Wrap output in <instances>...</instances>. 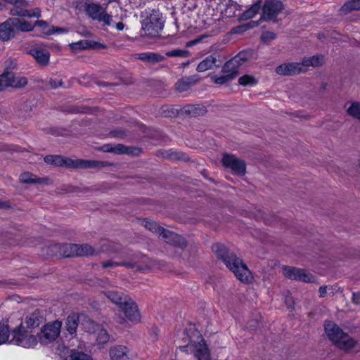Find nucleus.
I'll list each match as a JSON object with an SVG mask.
<instances>
[{"instance_id": "nucleus-1", "label": "nucleus", "mask_w": 360, "mask_h": 360, "mask_svg": "<svg viewBox=\"0 0 360 360\" xmlns=\"http://www.w3.org/2000/svg\"><path fill=\"white\" fill-rule=\"evenodd\" d=\"M212 250L238 280L243 283H249L252 281V274L246 264L233 252L229 250L224 245L214 244L212 246Z\"/></svg>"}, {"instance_id": "nucleus-2", "label": "nucleus", "mask_w": 360, "mask_h": 360, "mask_svg": "<svg viewBox=\"0 0 360 360\" xmlns=\"http://www.w3.org/2000/svg\"><path fill=\"white\" fill-rule=\"evenodd\" d=\"M325 332L330 340L340 349L346 352H359L360 345L345 333L335 323L331 321L325 323Z\"/></svg>"}, {"instance_id": "nucleus-3", "label": "nucleus", "mask_w": 360, "mask_h": 360, "mask_svg": "<svg viewBox=\"0 0 360 360\" xmlns=\"http://www.w3.org/2000/svg\"><path fill=\"white\" fill-rule=\"evenodd\" d=\"M139 222L142 226L152 233L158 235L160 237H162L165 242L174 246L177 250H183L186 247V241L183 237L172 231L165 229L155 221L148 219H141Z\"/></svg>"}, {"instance_id": "nucleus-4", "label": "nucleus", "mask_w": 360, "mask_h": 360, "mask_svg": "<svg viewBox=\"0 0 360 360\" xmlns=\"http://www.w3.org/2000/svg\"><path fill=\"white\" fill-rule=\"evenodd\" d=\"M46 163L56 167L70 169L94 168L105 165L104 162L95 160L71 159L61 155H49L44 158Z\"/></svg>"}, {"instance_id": "nucleus-5", "label": "nucleus", "mask_w": 360, "mask_h": 360, "mask_svg": "<svg viewBox=\"0 0 360 360\" xmlns=\"http://www.w3.org/2000/svg\"><path fill=\"white\" fill-rule=\"evenodd\" d=\"M143 35L150 37L160 36L164 24L162 13L156 10H146L142 14Z\"/></svg>"}, {"instance_id": "nucleus-6", "label": "nucleus", "mask_w": 360, "mask_h": 360, "mask_svg": "<svg viewBox=\"0 0 360 360\" xmlns=\"http://www.w3.org/2000/svg\"><path fill=\"white\" fill-rule=\"evenodd\" d=\"M32 23L16 18H10L0 24V39L7 41L14 38L19 32L33 30Z\"/></svg>"}, {"instance_id": "nucleus-7", "label": "nucleus", "mask_w": 360, "mask_h": 360, "mask_svg": "<svg viewBox=\"0 0 360 360\" xmlns=\"http://www.w3.org/2000/svg\"><path fill=\"white\" fill-rule=\"evenodd\" d=\"M50 256L59 255L64 257H83L92 255L95 253V250L89 245H77V244H55L51 248Z\"/></svg>"}, {"instance_id": "nucleus-8", "label": "nucleus", "mask_w": 360, "mask_h": 360, "mask_svg": "<svg viewBox=\"0 0 360 360\" xmlns=\"http://www.w3.org/2000/svg\"><path fill=\"white\" fill-rule=\"evenodd\" d=\"M245 60V54L240 53L225 63L222 68L221 75H210L211 80L217 84H224L233 79L238 74L239 66Z\"/></svg>"}, {"instance_id": "nucleus-9", "label": "nucleus", "mask_w": 360, "mask_h": 360, "mask_svg": "<svg viewBox=\"0 0 360 360\" xmlns=\"http://www.w3.org/2000/svg\"><path fill=\"white\" fill-rule=\"evenodd\" d=\"M10 342L24 348H34L39 343L38 337L20 325L13 330Z\"/></svg>"}, {"instance_id": "nucleus-10", "label": "nucleus", "mask_w": 360, "mask_h": 360, "mask_svg": "<svg viewBox=\"0 0 360 360\" xmlns=\"http://www.w3.org/2000/svg\"><path fill=\"white\" fill-rule=\"evenodd\" d=\"M62 322L58 320L45 324L37 334L41 345H48L54 342L60 333Z\"/></svg>"}, {"instance_id": "nucleus-11", "label": "nucleus", "mask_w": 360, "mask_h": 360, "mask_svg": "<svg viewBox=\"0 0 360 360\" xmlns=\"http://www.w3.org/2000/svg\"><path fill=\"white\" fill-rule=\"evenodd\" d=\"M196 341L191 340L187 345L182 347L181 349L186 352L190 350L198 360H210V352L204 340L198 332L196 333Z\"/></svg>"}, {"instance_id": "nucleus-12", "label": "nucleus", "mask_w": 360, "mask_h": 360, "mask_svg": "<svg viewBox=\"0 0 360 360\" xmlns=\"http://www.w3.org/2000/svg\"><path fill=\"white\" fill-rule=\"evenodd\" d=\"M5 1L13 6L11 9L10 13L12 15L27 17V18H37L41 16V11L39 8L33 9H27L28 2L25 0H4Z\"/></svg>"}, {"instance_id": "nucleus-13", "label": "nucleus", "mask_w": 360, "mask_h": 360, "mask_svg": "<svg viewBox=\"0 0 360 360\" xmlns=\"http://www.w3.org/2000/svg\"><path fill=\"white\" fill-rule=\"evenodd\" d=\"M85 11L92 19L97 20L99 22H103L104 25L108 26L112 25V17L108 15L104 8L99 4L94 3L88 4L85 6Z\"/></svg>"}, {"instance_id": "nucleus-14", "label": "nucleus", "mask_w": 360, "mask_h": 360, "mask_svg": "<svg viewBox=\"0 0 360 360\" xmlns=\"http://www.w3.org/2000/svg\"><path fill=\"white\" fill-rule=\"evenodd\" d=\"M221 162L224 167L230 169L236 174L242 176L245 173V162L234 155L224 154Z\"/></svg>"}, {"instance_id": "nucleus-15", "label": "nucleus", "mask_w": 360, "mask_h": 360, "mask_svg": "<svg viewBox=\"0 0 360 360\" xmlns=\"http://www.w3.org/2000/svg\"><path fill=\"white\" fill-rule=\"evenodd\" d=\"M282 271L284 276L290 279L305 283H310L314 280L312 275L304 269L285 266L283 267Z\"/></svg>"}, {"instance_id": "nucleus-16", "label": "nucleus", "mask_w": 360, "mask_h": 360, "mask_svg": "<svg viewBox=\"0 0 360 360\" xmlns=\"http://www.w3.org/2000/svg\"><path fill=\"white\" fill-rule=\"evenodd\" d=\"M282 3L278 0H266L263 6L262 19L274 20L283 10Z\"/></svg>"}, {"instance_id": "nucleus-17", "label": "nucleus", "mask_w": 360, "mask_h": 360, "mask_svg": "<svg viewBox=\"0 0 360 360\" xmlns=\"http://www.w3.org/2000/svg\"><path fill=\"white\" fill-rule=\"evenodd\" d=\"M120 309L131 321L137 322L140 321L141 315L138 307L131 298H126L123 305Z\"/></svg>"}, {"instance_id": "nucleus-18", "label": "nucleus", "mask_w": 360, "mask_h": 360, "mask_svg": "<svg viewBox=\"0 0 360 360\" xmlns=\"http://www.w3.org/2000/svg\"><path fill=\"white\" fill-rule=\"evenodd\" d=\"M303 72L302 62L283 63L276 68V72L279 75H293Z\"/></svg>"}, {"instance_id": "nucleus-19", "label": "nucleus", "mask_w": 360, "mask_h": 360, "mask_svg": "<svg viewBox=\"0 0 360 360\" xmlns=\"http://www.w3.org/2000/svg\"><path fill=\"white\" fill-rule=\"evenodd\" d=\"M70 49L73 52H78L82 50L94 49H105V46L97 41L91 40H80L76 42H72L69 44Z\"/></svg>"}, {"instance_id": "nucleus-20", "label": "nucleus", "mask_w": 360, "mask_h": 360, "mask_svg": "<svg viewBox=\"0 0 360 360\" xmlns=\"http://www.w3.org/2000/svg\"><path fill=\"white\" fill-rule=\"evenodd\" d=\"M217 9L219 10L223 17L231 18L236 15L237 4L232 0H219Z\"/></svg>"}, {"instance_id": "nucleus-21", "label": "nucleus", "mask_w": 360, "mask_h": 360, "mask_svg": "<svg viewBox=\"0 0 360 360\" xmlns=\"http://www.w3.org/2000/svg\"><path fill=\"white\" fill-rule=\"evenodd\" d=\"M110 360H130L129 351L128 348L122 345H115L110 347L109 350Z\"/></svg>"}, {"instance_id": "nucleus-22", "label": "nucleus", "mask_w": 360, "mask_h": 360, "mask_svg": "<svg viewBox=\"0 0 360 360\" xmlns=\"http://www.w3.org/2000/svg\"><path fill=\"white\" fill-rule=\"evenodd\" d=\"M29 53L33 56L35 60L41 65L46 66L48 65L50 58V53L46 49L36 47L31 49Z\"/></svg>"}, {"instance_id": "nucleus-23", "label": "nucleus", "mask_w": 360, "mask_h": 360, "mask_svg": "<svg viewBox=\"0 0 360 360\" xmlns=\"http://www.w3.org/2000/svg\"><path fill=\"white\" fill-rule=\"evenodd\" d=\"M19 180L22 184H49L51 181L47 177H37L34 174L30 172H24L19 176Z\"/></svg>"}, {"instance_id": "nucleus-24", "label": "nucleus", "mask_w": 360, "mask_h": 360, "mask_svg": "<svg viewBox=\"0 0 360 360\" xmlns=\"http://www.w3.org/2000/svg\"><path fill=\"white\" fill-rule=\"evenodd\" d=\"M89 325L94 329L92 333L98 345H104L108 342L109 335L105 329L102 326L96 324L94 322H90Z\"/></svg>"}, {"instance_id": "nucleus-25", "label": "nucleus", "mask_w": 360, "mask_h": 360, "mask_svg": "<svg viewBox=\"0 0 360 360\" xmlns=\"http://www.w3.org/2000/svg\"><path fill=\"white\" fill-rule=\"evenodd\" d=\"M324 62V58L322 56L316 55L313 56L311 57L305 58L302 61V65H303V70L304 72L307 71L309 67H319L323 65Z\"/></svg>"}, {"instance_id": "nucleus-26", "label": "nucleus", "mask_w": 360, "mask_h": 360, "mask_svg": "<svg viewBox=\"0 0 360 360\" xmlns=\"http://www.w3.org/2000/svg\"><path fill=\"white\" fill-rule=\"evenodd\" d=\"M198 82V79L195 77H189L182 78L176 83V89L179 92L188 91L192 86Z\"/></svg>"}, {"instance_id": "nucleus-27", "label": "nucleus", "mask_w": 360, "mask_h": 360, "mask_svg": "<svg viewBox=\"0 0 360 360\" xmlns=\"http://www.w3.org/2000/svg\"><path fill=\"white\" fill-rule=\"evenodd\" d=\"M101 150L104 152L115 153L117 154H129L132 153L129 148L122 144H117L114 146L111 144H105L102 146Z\"/></svg>"}, {"instance_id": "nucleus-28", "label": "nucleus", "mask_w": 360, "mask_h": 360, "mask_svg": "<svg viewBox=\"0 0 360 360\" xmlns=\"http://www.w3.org/2000/svg\"><path fill=\"white\" fill-rule=\"evenodd\" d=\"M105 296L119 307L123 305L126 298H129L127 295H124L118 291H107L105 292Z\"/></svg>"}, {"instance_id": "nucleus-29", "label": "nucleus", "mask_w": 360, "mask_h": 360, "mask_svg": "<svg viewBox=\"0 0 360 360\" xmlns=\"http://www.w3.org/2000/svg\"><path fill=\"white\" fill-rule=\"evenodd\" d=\"M13 73L6 72L0 75V91H2L7 86H18Z\"/></svg>"}, {"instance_id": "nucleus-30", "label": "nucleus", "mask_w": 360, "mask_h": 360, "mask_svg": "<svg viewBox=\"0 0 360 360\" xmlns=\"http://www.w3.org/2000/svg\"><path fill=\"white\" fill-rule=\"evenodd\" d=\"M43 321V317L39 312L34 311L26 316L25 323L28 328H34L40 325Z\"/></svg>"}, {"instance_id": "nucleus-31", "label": "nucleus", "mask_w": 360, "mask_h": 360, "mask_svg": "<svg viewBox=\"0 0 360 360\" xmlns=\"http://www.w3.org/2000/svg\"><path fill=\"white\" fill-rule=\"evenodd\" d=\"M136 58L141 60L150 63H158L164 59L162 56L153 52L140 53L136 55Z\"/></svg>"}, {"instance_id": "nucleus-32", "label": "nucleus", "mask_w": 360, "mask_h": 360, "mask_svg": "<svg viewBox=\"0 0 360 360\" xmlns=\"http://www.w3.org/2000/svg\"><path fill=\"white\" fill-rule=\"evenodd\" d=\"M216 63L217 58L212 56H209L198 65L197 70L198 72H205L212 69L214 66H217Z\"/></svg>"}, {"instance_id": "nucleus-33", "label": "nucleus", "mask_w": 360, "mask_h": 360, "mask_svg": "<svg viewBox=\"0 0 360 360\" xmlns=\"http://www.w3.org/2000/svg\"><path fill=\"white\" fill-rule=\"evenodd\" d=\"M206 112L205 107L200 104L189 105L185 108V112L193 117L203 115Z\"/></svg>"}, {"instance_id": "nucleus-34", "label": "nucleus", "mask_w": 360, "mask_h": 360, "mask_svg": "<svg viewBox=\"0 0 360 360\" xmlns=\"http://www.w3.org/2000/svg\"><path fill=\"white\" fill-rule=\"evenodd\" d=\"M79 319L77 315L72 314L68 316L65 322L66 330L70 334H75L78 326Z\"/></svg>"}, {"instance_id": "nucleus-35", "label": "nucleus", "mask_w": 360, "mask_h": 360, "mask_svg": "<svg viewBox=\"0 0 360 360\" xmlns=\"http://www.w3.org/2000/svg\"><path fill=\"white\" fill-rule=\"evenodd\" d=\"M346 111L348 115L360 121V102H352Z\"/></svg>"}, {"instance_id": "nucleus-36", "label": "nucleus", "mask_w": 360, "mask_h": 360, "mask_svg": "<svg viewBox=\"0 0 360 360\" xmlns=\"http://www.w3.org/2000/svg\"><path fill=\"white\" fill-rule=\"evenodd\" d=\"M238 83L242 86H252L257 84V80L255 77L252 75H245L238 79Z\"/></svg>"}, {"instance_id": "nucleus-37", "label": "nucleus", "mask_w": 360, "mask_h": 360, "mask_svg": "<svg viewBox=\"0 0 360 360\" xmlns=\"http://www.w3.org/2000/svg\"><path fill=\"white\" fill-rule=\"evenodd\" d=\"M259 9L260 4L259 3L255 4L243 13V17L245 19L252 18L258 13Z\"/></svg>"}, {"instance_id": "nucleus-38", "label": "nucleus", "mask_w": 360, "mask_h": 360, "mask_svg": "<svg viewBox=\"0 0 360 360\" xmlns=\"http://www.w3.org/2000/svg\"><path fill=\"white\" fill-rule=\"evenodd\" d=\"M34 27L37 26L41 28V32L44 34H52L54 32H51V27L44 20H37L34 25H32Z\"/></svg>"}, {"instance_id": "nucleus-39", "label": "nucleus", "mask_w": 360, "mask_h": 360, "mask_svg": "<svg viewBox=\"0 0 360 360\" xmlns=\"http://www.w3.org/2000/svg\"><path fill=\"white\" fill-rule=\"evenodd\" d=\"M342 11L360 10V0H352L344 4L342 7Z\"/></svg>"}, {"instance_id": "nucleus-40", "label": "nucleus", "mask_w": 360, "mask_h": 360, "mask_svg": "<svg viewBox=\"0 0 360 360\" xmlns=\"http://www.w3.org/2000/svg\"><path fill=\"white\" fill-rule=\"evenodd\" d=\"M101 266L103 268H112L118 266H132L131 263L129 262H118L114 260H108L106 262H103L101 263Z\"/></svg>"}, {"instance_id": "nucleus-41", "label": "nucleus", "mask_w": 360, "mask_h": 360, "mask_svg": "<svg viewBox=\"0 0 360 360\" xmlns=\"http://www.w3.org/2000/svg\"><path fill=\"white\" fill-rule=\"evenodd\" d=\"M9 329L6 325L0 324V345L8 340Z\"/></svg>"}, {"instance_id": "nucleus-42", "label": "nucleus", "mask_w": 360, "mask_h": 360, "mask_svg": "<svg viewBox=\"0 0 360 360\" xmlns=\"http://www.w3.org/2000/svg\"><path fill=\"white\" fill-rule=\"evenodd\" d=\"M70 360H92L91 358L83 352L72 351Z\"/></svg>"}, {"instance_id": "nucleus-43", "label": "nucleus", "mask_w": 360, "mask_h": 360, "mask_svg": "<svg viewBox=\"0 0 360 360\" xmlns=\"http://www.w3.org/2000/svg\"><path fill=\"white\" fill-rule=\"evenodd\" d=\"M167 56L169 57H186L187 56V51L176 49L171 51H169L166 53Z\"/></svg>"}, {"instance_id": "nucleus-44", "label": "nucleus", "mask_w": 360, "mask_h": 360, "mask_svg": "<svg viewBox=\"0 0 360 360\" xmlns=\"http://www.w3.org/2000/svg\"><path fill=\"white\" fill-rule=\"evenodd\" d=\"M275 38H276V34L272 32L266 31V32H263L262 34V39L263 41H267L269 40H272V39H274Z\"/></svg>"}, {"instance_id": "nucleus-45", "label": "nucleus", "mask_w": 360, "mask_h": 360, "mask_svg": "<svg viewBox=\"0 0 360 360\" xmlns=\"http://www.w3.org/2000/svg\"><path fill=\"white\" fill-rule=\"evenodd\" d=\"M352 301L356 304H360V292H354L352 294Z\"/></svg>"}, {"instance_id": "nucleus-46", "label": "nucleus", "mask_w": 360, "mask_h": 360, "mask_svg": "<svg viewBox=\"0 0 360 360\" xmlns=\"http://www.w3.org/2000/svg\"><path fill=\"white\" fill-rule=\"evenodd\" d=\"M51 32H54L53 34H55V33L61 34V33L68 32V30L66 28H63V27H57V28L54 29L53 27H52Z\"/></svg>"}, {"instance_id": "nucleus-47", "label": "nucleus", "mask_w": 360, "mask_h": 360, "mask_svg": "<svg viewBox=\"0 0 360 360\" xmlns=\"http://www.w3.org/2000/svg\"><path fill=\"white\" fill-rule=\"evenodd\" d=\"M285 303L289 309H293L294 301L291 297H287L285 298Z\"/></svg>"}, {"instance_id": "nucleus-48", "label": "nucleus", "mask_w": 360, "mask_h": 360, "mask_svg": "<svg viewBox=\"0 0 360 360\" xmlns=\"http://www.w3.org/2000/svg\"><path fill=\"white\" fill-rule=\"evenodd\" d=\"M327 292V286L323 285L321 286L319 289V297H323L326 295Z\"/></svg>"}, {"instance_id": "nucleus-49", "label": "nucleus", "mask_w": 360, "mask_h": 360, "mask_svg": "<svg viewBox=\"0 0 360 360\" xmlns=\"http://www.w3.org/2000/svg\"><path fill=\"white\" fill-rule=\"evenodd\" d=\"M113 137H123L124 133L121 131H113L111 132Z\"/></svg>"}, {"instance_id": "nucleus-50", "label": "nucleus", "mask_w": 360, "mask_h": 360, "mask_svg": "<svg viewBox=\"0 0 360 360\" xmlns=\"http://www.w3.org/2000/svg\"><path fill=\"white\" fill-rule=\"evenodd\" d=\"M50 84H51V87L57 88L58 86H60L62 85V82H61V81H59L57 82L56 81L51 80Z\"/></svg>"}, {"instance_id": "nucleus-51", "label": "nucleus", "mask_w": 360, "mask_h": 360, "mask_svg": "<svg viewBox=\"0 0 360 360\" xmlns=\"http://www.w3.org/2000/svg\"><path fill=\"white\" fill-rule=\"evenodd\" d=\"M124 24L122 22H119L115 24V27L117 30H122L124 29Z\"/></svg>"}, {"instance_id": "nucleus-52", "label": "nucleus", "mask_w": 360, "mask_h": 360, "mask_svg": "<svg viewBox=\"0 0 360 360\" xmlns=\"http://www.w3.org/2000/svg\"><path fill=\"white\" fill-rule=\"evenodd\" d=\"M27 84V81H26V79L25 78H21L19 81V85L20 86H24Z\"/></svg>"}, {"instance_id": "nucleus-53", "label": "nucleus", "mask_w": 360, "mask_h": 360, "mask_svg": "<svg viewBox=\"0 0 360 360\" xmlns=\"http://www.w3.org/2000/svg\"><path fill=\"white\" fill-rule=\"evenodd\" d=\"M5 207V203L3 202H0V208H3Z\"/></svg>"}, {"instance_id": "nucleus-54", "label": "nucleus", "mask_w": 360, "mask_h": 360, "mask_svg": "<svg viewBox=\"0 0 360 360\" xmlns=\"http://www.w3.org/2000/svg\"><path fill=\"white\" fill-rule=\"evenodd\" d=\"M124 321V319L123 318H122L120 322L123 323Z\"/></svg>"}, {"instance_id": "nucleus-55", "label": "nucleus", "mask_w": 360, "mask_h": 360, "mask_svg": "<svg viewBox=\"0 0 360 360\" xmlns=\"http://www.w3.org/2000/svg\"><path fill=\"white\" fill-rule=\"evenodd\" d=\"M110 2L115 1L116 0H108Z\"/></svg>"}, {"instance_id": "nucleus-56", "label": "nucleus", "mask_w": 360, "mask_h": 360, "mask_svg": "<svg viewBox=\"0 0 360 360\" xmlns=\"http://www.w3.org/2000/svg\"><path fill=\"white\" fill-rule=\"evenodd\" d=\"M2 9V5L0 4V10Z\"/></svg>"}]
</instances>
